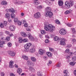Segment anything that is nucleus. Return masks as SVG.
Returning a JSON list of instances; mask_svg holds the SVG:
<instances>
[{"mask_svg":"<svg viewBox=\"0 0 76 76\" xmlns=\"http://www.w3.org/2000/svg\"><path fill=\"white\" fill-rule=\"evenodd\" d=\"M53 15V13L51 12L47 11L46 12L45 14V16L46 17H49V18H51Z\"/></svg>","mask_w":76,"mask_h":76,"instance_id":"3","label":"nucleus"},{"mask_svg":"<svg viewBox=\"0 0 76 76\" xmlns=\"http://www.w3.org/2000/svg\"><path fill=\"white\" fill-rule=\"evenodd\" d=\"M15 28V26L13 25H11L9 27V29L11 31H14Z\"/></svg>","mask_w":76,"mask_h":76,"instance_id":"8","label":"nucleus"},{"mask_svg":"<svg viewBox=\"0 0 76 76\" xmlns=\"http://www.w3.org/2000/svg\"><path fill=\"white\" fill-rule=\"evenodd\" d=\"M44 29L46 31L53 32V31L55 29V27L51 24H49L48 26L45 25L44 26Z\"/></svg>","mask_w":76,"mask_h":76,"instance_id":"1","label":"nucleus"},{"mask_svg":"<svg viewBox=\"0 0 76 76\" xmlns=\"http://www.w3.org/2000/svg\"><path fill=\"white\" fill-rule=\"evenodd\" d=\"M6 41H9L10 40V37H6Z\"/></svg>","mask_w":76,"mask_h":76,"instance_id":"50","label":"nucleus"},{"mask_svg":"<svg viewBox=\"0 0 76 76\" xmlns=\"http://www.w3.org/2000/svg\"><path fill=\"white\" fill-rule=\"evenodd\" d=\"M28 38H29L30 40H31V41H34V37L32 36V35L30 37H28Z\"/></svg>","mask_w":76,"mask_h":76,"instance_id":"29","label":"nucleus"},{"mask_svg":"<svg viewBox=\"0 0 76 76\" xmlns=\"http://www.w3.org/2000/svg\"><path fill=\"white\" fill-rule=\"evenodd\" d=\"M49 50L50 51H52V52L54 51V49L51 48H49Z\"/></svg>","mask_w":76,"mask_h":76,"instance_id":"52","label":"nucleus"},{"mask_svg":"<svg viewBox=\"0 0 76 76\" xmlns=\"http://www.w3.org/2000/svg\"><path fill=\"white\" fill-rule=\"evenodd\" d=\"M70 3L71 6H73L75 3V2L71 0L70 1Z\"/></svg>","mask_w":76,"mask_h":76,"instance_id":"32","label":"nucleus"},{"mask_svg":"<svg viewBox=\"0 0 76 76\" xmlns=\"http://www.w3.org/2000/svg\"><path fill=\"white\" fill-rule=\"evenodd\" d=\"M22 57L24 60H28V57L26 56L23 55Z\"/></svg>","mask_w":76,"mask_h":76,"instance_id":"17","label":"nucleus"},{"mask_svg":"<svg viewBox=\"0 0 76 76\" xmlns=\"http://www.w3.org/2000/svg\"><path fill=\"white\" fill-rule=\"evenodd\" d=\"M14 21L15 22H18V18H14Z\"/></svg>","mask_w":76,"mask_h":76,"instance_id":"55","label":"nucleus"},{"mask_svg":"<svg viewBox=\"0 0 76 76\" xmlns=\"http://www.w3.org/2000/svg\"><path fill=\"white\" fill-rule=\"evenodd\" d=\"M31 59L32 60V61H34V62H35L36 61H37V60H36V58H35L34 57H31Z\"/></svg>","mask_w":76,"mask_h":76,"instance_id":"26","label":"nucleus"},{"mask_svg":"<svg viewBox=\"0 0 76 76\" xmlns=\"http://www.w3.org/2000/svg\"><path fill=\"white\" fill-rule=\"evenodd\" d=\"M47 54L49 57H51L52 56V53L50 52H47Z\"/></svg>","mask_w":76,"mask_h":76,"instance_id":"21","label":"nucleus"},{"mask_svg":"<svg viewBox=\"0 0 76 76\" xmlns=\"http://www.w3.org/2000/svg\"><path fill=\"white\" fill-rule=\"evenodd\" d=\"M70 58V56H69V55L67 56L66 57V59H69V58Z\"/></svg>","mask_w":76,"mask_h":76,"instance_id":"54","label":"nucleus"},{"mask_svg":"<svg viewBox=\"0 0 76 76\" xmlns=\"http://www.w3.org/2000/svg\"><path fill=\"white\" fill-rule=\"evenodd\" d=\"M67 26H69V27H71V26H72V25H71V24L70 23L67 24Z\"/></svg>","mask_w":76,"mask_h":76,"instance_id":"62","label":"nucleus"},{"mask_svg":"<svg viewBox=\"0 0 76 76\" xmlns=\"http://www.w3.org/2000/svg\"><path fill=\"white\" fill-rule=\"evenodd\" d=\"M8 21L9 22H12V20H11V19L9 18H8Z\"/></svg>","mask_w":76,"mask_h":76,"instance_id":"63","label":"nucleus"},{"mask_svg":"<svg viewBox=\"0 0 76 76\" xmlns=\"http://www.w3.org/2000/svg\"><path fill=\"white\" fill-rule=\"evenodd\" d=\"M37 8L38 9H42V7L41 5H39L37 6Z\"/></svg>","mask_w":76,"mask_h":76,"instance_id":"43","label":"nucleus"},{"mask_svg":"<svg viewBox=\"0 0 76 76\" xmlns=\"http://www.w3.org/2000/svg\"><path fill=\"white\" fill-rule=\"evenodd\" d=\"M37 75L38 76H42V74L40 72H37Z\"/></svg>","mask_w":76,"mask_h":76,"instance_id":"36","label":"nucleus"},{"mask_svg":"<svg viewBox=\"0 0 76 76\" xmlns=\"http://www.w3.org/2000/svg\"><path fill=\"white\" fill-rule=\"evenodd\" d=\"M65 6L67 9H69L70 7V4L68 1H66L65 3Z\"/></svg>","mask_w":76,"mask_h":76,"instance_id":"9","label":"nucleus"},{"mask_svg":"<svg viewBox=\"0 0 76 76\" xmlns=\"http://www.w3.org/2000/svg\"><path fill=\"white\" fill-rule=\"evenodd\" d=\"M69 13H70V11L69 10H67L64 12L65 15H67L69 14Z\"/></svg>","mask_w":76,"mask_h":76,"instance_id":"28","label":"nucleus"},{"mask_svg":"<svg viewBox=\"0 0 76 76\" xmlns=\"http://www.w3.org/2000/svg\"><path fill=\"white\" fill-rule=\"evenodd\" d=\"M18 41L19 43H22V42H23V39L21 37H19L18 39Z\"/></svg>","mask_w":76,"mask_h":76,"instance_id":"20","label":"nucleus"},{"mask_svg":"<svg viewBox=\"0 0 76 76\" xmlns=\"http://www.w3.org/2000/svg\"><path fill=\"white\" fill-rule=\"evenodd\" d=\"M59 33L61 35H66V34L67 31H66V29L62 28L60 30Z\"/></svg>","mask_w":76,"mask_h":76,"instance_id":"4","label":"nucleus"},{"mask_svg":"<svg viewBox=\"0 0 76 76\" xmlns=\"http://www.w3.org/2000/svg\"><path fill=\"white\" fill-rule=\"evenodd\" d=\"M17 72L18 73H19V74H20V73H22V69L20 68H19L17 70Z\"/></svg>","mask_w":76,"mask_h":76,"instance_id":"23","label":"nucleus"},{"mask_svg":"<svg viewBox=\"0 0 76 76\" xmlns=\"http://www.w3.org/2000/svg\"><path fill=\"white\" fill-rule=\"evenodd\" d=\"M10 76H15V75L14 74H13V73H11L10 74Z\"/></svg>","mask_w":76,"mask_h":76,"instance_id":"57","label":"nucleus"},{"mask_svg":"<svg viewBox=\"0 0 76 76\" xmlns=\"http://www.w3.org/2000/svg\"><path fill=\"white\" fill-rule=\"evenodd\" d=\"M21 23L24 24V26L25 27H26L28 26V24L26 23V22L25 20H22Z\"/></svg>","mask_w":76,"mask_h":76,"instance_id":"10","label":"nucleus"},{"mask_svg":"<svg viewBox=\"0 0 76 76\" xmlns=\"http://www.w3.org/2000/svg\"><path fill=\"white\" fill-rule=\"evenodd\" d=\"M8 46L9 47H12V43L9 42L7 44Z\"/></svg>","mask_w":76,"mask_h":76,"instance_id":"46","label":"nucleus"},{"mask_svg":"<svg viewBox=\"0 0 76 76\" xmlns=\"http://www.w3.org/2000/svg\"><path fill=\"white\" fill-rule=\"evenodd\" d=\"M5 34L7 35H9V34H10V33H9V32L8 31H6L5 32Z\"/></svg>","mask_w":76,"mask_h":76,"instance_id":"60","label":"nucleus"},{"mask_svg":"<svg viewBox=\"0 0 76 76\" xmlns=\"http://www.w3.org/2000/svg\"><path fill=\"white\" fill-rule=\"evenodd\" d=\"M21 23H22V21L21 22H20L19 21H18L17 22V24L19 26H20V25H21Z\"/></svg>","mask_w":76,"mask_h":76,"instance_id":"44","label":"nucleus"},{"mask_svg":"<svg viewBox=\"0 0 76 76\" xmlns=\"http://www.w3.org/2000/svg\"><path fill=\"white\" fill-rule=\"evenodd\" d=\"M11 18H12L13 19V18H14L15 17V14L13 13L11 14Z\"/></svg>","mask_w":76,"mask_h":76,"instance_id":"38","label":"nucleus"},{"mask_svg":"<svg viewBox=\"0 0 76 76\" xmlns=\"http://www.w3.org/2000/svg\"><path fill=\"white\" fill-rule=\"evenodd\" d=\"M72 32L73 34H75L76 33V31H75V28H72Z\"/></svg>","mask_w":76,"mask_h":76,"instance_id":"42","label":"nucleus"},{"mask_svg":"<svg viewBox=\"0 0 76 76\" xmlns=\"http://www.w3.org/2000/svg\"><path fill=\"white\" fill-rule=\"evenodd\" d=\"M64 73L65 74L67 75V73H68V71H67V70H65L64 71Z\"/></svg>","mask_w":76,"mask_h":76,"instance_id":"48","label":"nucleus"},{"mask_svg":"<svg viewBox=\"0 0 76 76\" xmlns=\"http://www.w3.org/2000/svg\"><path fill=\"white\" fill-rule=\"evenodd\" d=\"M33 3L35 6H38L39 4V1L38 0H34Z\"/></svg>","mask_w":76,"mask_h":76,"instance_id":"12","label":"nucleus"},{"mask_svg":"<svg viewBox=\"0 0 76 76\" xmlns=\"http://www.w3.org/2000/svg\"><path fill=\"white\" fill-rule=\"evenodd\" d=\"M65 40V39L64 38L59 39V42H61V41L64 42Z\"/></svg>","mask_w":76,"mask_h":76,"instance_id":"47","label":"nucleus"},{"mask_svg":"<svg viewBox=\"0 0 76 76\" xmlns=\"http://www.w3.org/2000/svg\"><path fill=\"white\" fill-rule=\"evenodd\" d=\"M55 23H57V24H58L59 25H60V22L59 20H55Z\"/></svg>","mask_w":76,"mask_h":76,"instance_id":"39","label":"nucleus"},{"mask_svg":"<svg viewBox=\"0 0 76 76\" xmlns=\"http://www.w3.org/2000/svg\"><path fill=\"white\" fill-rule=\"evenodd\" d=\"M70 64L71 66H75V65L76 64V62L75 61L71 62L70 63Z\"/></svg>","mask_w":76,"mask_h":76,"instance_id":"31","label":"nucleus"},{"mask_svg":"<svg viewBox=\"0 0 76 76\" xmlns=\"http://www.w3.org/2000/svg\"><path fill=\"white\" fill-rule=\"evenodd\" d=\"M26 30L27 31H31V26H28L26 28Z\"/></svg>","mask_w":76,"mask_h":76,"instance_id":"37","label":"nucleus"},{"mask_svg":"<svg viewBox=\"0 0 76 76\" xmlns=\"http://www.w3.org/2000/svg\"><path fill=\"white\" fill-rule=\"evenodd\" d=\"M26 36L28 37V38H29L30 37H31V34L29 32H27L26 33Z\"/></svg>","mask_w":76,"mask_h":76,"instance_id":"30","label":"nucleus"},{"mask_svg":"<svg viewBox=\"0 0 76 76\" xmlns=\"http://www.w3.org/2000/svg\"><path fill=\"white\" fill-rule=\"evenodd\" d=\"M21 35L23 37H26V33L23 32H21L20 33Z\"/></svg>","mask_w":76,"mask_h":76,"instance_id":"16","label":"nucleus"},{"mask_svg":"<svg viewBox=\"0 0 76 76\" xmlns=\"http://www.w3.org/2000/svg\"><path fill=\"white\" fill-rule=\"evenodd\" d=\"M45 53V51L42 49H40L39 51V53L40 55H43Z\"/></svg>","mask_w":76,"mask_h":76,"instance_id":"11","label":"nucleus"},{"mask_svg":"<svg viewBox=\"0 0 76 76\" xmlns=\"http://www.w3.org/2000/svg\"><path fill=\"white\" fill-rule=\"evenodd\" d=\"M54 41H57V42H59L60 39L58 38V36H55L53 39Z\"/></svg>","mask_w":76,"mask_h":76,"instance_id":"14","label":"nucleus"},{"mask_svg":"<svg viewBox=\"0 0 76 76\" xmlns=\"http://www.w3.org/2000/svg\"><path fill=\"white\" fill-rule=\"evenodd\" d=\"M72 61H76V56H74L72 58Z\"/></svg>","mask_w":76,"mask_h":76,"instance_id":"45","label":"nucleus"},{"mask_svg":"<svg viewBox=\"0 0 76 76\" xmlns=\"http://www.w3.org/2000/svg\"><path fill=\"white\" fill-rule=\"evenodd\" d=\"M41 13L39 12H37L34 15V17L36 19H38L41 17Z\"/></svg>","mask_w":76,"mask_h":76,"instance_id":"5","label":"nucleus"},{"mask_svg":"<svg viewBox=\"0 0 76 76\" xmlns=\"http://www.w3.org/2000/svg\"><path fill=\"white\" fill-rule=\"evenodd\" d=\"M74 74L76 76V70H75L74 71Z\"/></svg>","mask_w":76,"mask_h":76,"instance_id":"64","label":"nucleus"},{"mask_svg":"<svg viewBox=\"0 0 76 76\" xmlns=\"http://www.w3.org/2000/svg\"><path fill=\"white\" fill-rule=\"evenodd\" d=\"M1 76H4V73L3 72H1Z\"/></svg>","mask_w":76,"mask_h":76,"instance_id":"56","label":"nucleus"},{"mask_svg":"<svg viewBox=\"0 0 76 76\" xmlns=\"http://www.w3.org/2000/svg\"><path fill=\"white\" fill-rule=\"evenodd\" d=\"M72 47V45L70 44V45H68L67 46V47H68V48H70V47Z\"/></svg>","mask_w":76,"mask_h":76,"instance_id":"61","label":"nucleus"},{"mask_svg":"<svg viewBox=\"0 0 76 76\" xmlns=\"http://www.w3.org/2000/svg\"><path fill=\"white\" fill-rule=\"evenodd\" d=\"M58 4L59 6H62V5H63V1H58Z\"/></svg>","mask_w":76,"mask_h":76,"instance_id":"19","label":"nucleus"},{"mask_svg":"<svg viewBox=\"0 0 76 76\" xmlns=\"http://www.w3.org/2000/svg\"><path fill=\"white\" fill-rule=\"evenodd\" d=\"M3 25L4 26H6L7 25V22L6 21H4L3 22Z\"/></svg>","mask_w":76,"mask_h":76,"instance_id":"40","label":"nucleus"},{"mask_svg":"<svg viewBox=\"0 0 76 76\" xmlns=\"http://www.w3.org/2000/svg\"><path fill=\"white\" fill-rule=\"evenodd\" d=\"M1 4L2 5L5 6L6 5H7L8 4V3L6 1H3L1 2Z\"/></svg>","mask_w":76,"mask_h":76,"instance_id":"15","label":"nucleus"},{"mask_svg":"<svg viewBox=\"0 0 76 76\" xmlns=\"http://www.w3.org/2000/svg\"><path fill=\"white\" fill-rule=\"evenodd\" d=\"M31 63H32V62H30V61H27V64H28L29 65H31Z\"/></svg>","mask_w":76,"mask_h":76,"instance_id":"53","label":"nucleus"},{"mask_svg":"<svg viewBox=\"0 0 76 76\" xmlns=\"http://www.w3.org/2000/svg\"><path fill=\"white\" fill-rule=\"evenodd\" d=\"M32 45V44L31 43H28L26 44L24 46V51L26 52H28L29 50V47Z\"/></svg>","mask_w":76,"mask_h":76,"instance_id":"2","label":"nucleus"},{"mask_svg":"<svg viewBox=\"0 0 76 76\" xmlns=\"http://www.w3.org/2000/svg\"><path fill=\"white\" fill-rule=\"evenodd\" d=\"M61 63H59V64H58L57 66L58 67H60V66H61Z\"/></svg>","mask_w":76,"mask_h":76,"instance_id":"58","label":"nucleus"},{"mask_svg":"<svg viewBox=\"0 0 76 76\" xmlns=\"http://www.w3.org/2000/svg\"><path fill=\"white\" fill-rule=\"evenodd\" d=\"M60 44L61 45H66V43L62 41H61V42H60Z\"/></svg>","mask_w":76,"mask_h":76,"instance_id":"25","label":"nucleus"},{"mask_svg":"<svg viewBox=\"0 0 76 76\" xmlns=\"http://www.w3.org/2000/svg\"><path fill=\"white\" fill-rule=\"evenodd\" d=\"M72 41L74 43H76V39H72Z\"/></svg>","mask_w":76,"mask_h":76,"instance_id":"51","label":"nucleus"},{"mask_svg":"<svg viewBox=\"0 0 76 76\" xmlns=\"http://www.w3.org/2000/svg\"><path fill=\"white\" fill-rule=\"evenodd\" d=\"M70 52V50L69 49H67L65 51V53H69Z\"/></svg>","mask_w":76,"mask_h":76,"instance_id":"41","label":"nucleus"},{"mask_svg":"<svg viewBox=\"0 0 76 76\" xmlns=\"http://www.w3.org/2000/svg\"><path fill=\"white\" fill-rule=\"evenodd\" d=\"M29 70L31 72H35V69L33 67H30L29 68Z\"/></svg>","mask_w":76,"mask_h":76,"instance_id":"18","label":"nucleus"},{"mask_svg":"<svg viewBox=\"0 0 76 76\" xmlns=\"http://www.w3.org/2000/svg\"><path fill=\"white\" fill-rule=\"evenodd\" d=\"M5 17L7 19H9L10 17V15L9 13H6L5 15Z\"/></svg>","mask_w":76,"mask_h":76,"instance_id":"13","label":"nucleus"},{"mask_svg":"<svg viewBox=\"0 0 76 76\" xmlns=\"http://www.w3.org/2000/svg\"><path fill=\"white\" fill-rule=\"evenodd\" d=\"M40 32L42 34H45L46 33V31L43 30H41Z\"/></svg>","mask_w":76,"mask_h":76,"instance_id":"34","label":"nucleus"},{"mask_svg":"<svg viewBox=\"0 0 76 76\" xmlns=\"http://www.w3.org/2000/svg\"><path fill=\"white\" fill-rule=\"evenodd\" d=\"M20 3H21V1H18L16 2V4H20Z\"/></svg>","mask_w":76,"mask_h":76,"instance_id":"59","label":"nucleus"},{"mask_svg":"<svg viewBox=\"0 0 76 76\" xmlns=\"http://www.w3.org/2000/svg\"><path fill=\"white\" fill-rule=\"evenodd\" d=\"M35 51V50L34 48H31L30 50V53H34Z\"/></svg>","mask_w":76,"mask_h":76,"instance_id":"22","label":"nucleus"},{"mask_svg":"<svg viewBox=\"0 0 76 76\" xmlns=\"http://www.w3.org/2000/svg\"><path fill=\"white\" fill-rule=\"evenodd\" d=\"M45 10L48 12H50L51 10V8L50 7H47L46 8H45Z\"/></svg>","mask_w":76,"mask_h":76,"instance_id":"24","label":"nucleus"},{"mask_svg":"<svg viewBox=\"0 0 76 76\" xmlns=\"http://www.w3.org/2000/svg\"><path fill=\"white\" fill-rule=\"evenodd\" d=\"M9 11L10 13H14L15 12V10L13 8L10 9Z\"/></svg>","mask_w":76,"mask_h":76,"instance_id":"27","label":"nucleus"},{"mask_svg":"<svg viewBox=\"0 0 76 76\" xmlns=\"http://www.w3.org/2000/svg\"><path fill=\"white\" fill-rule=\"evenodd\" d=\"M4 43H5V42L1 41V43H0V47H3V44H4Z\"/></svg>","mask_w":76,"mask_h":76,"instance_id":"35","label":"nucleus"},{"mask_svg":"<svg viewBox=\"0 0 76 76\" xmlns=\"http://www.w3.org/2000/svg\"><path fill=\"white\" fill-rule=\"evenodd\" d=\"M28 41H29V40L27 38L24 39H23V42H28Z\"/></svg>","mask_w":76,"mask_h":76,"instance_id":"33","label":"nucleus"},{"mask_svg":"<svg viewBox=\"0 0 76 76\" xmlns=\"http://www.w3.org/2000/svg\"><path fill=\"white\" fill-rule=\"evenodd\" d=\"M9 54L11 56H12V57H13L15 56V54H16V53L13 52V51H10L9 52Z\"/></svg>","mask_w":76,"mask_h":76,"instance_id":"7","label":"nucleus"},{"mask_svg":"<svg viewBox=\"0 0 76 76\" xmlns=\"http://www.w3.org/2000/svg\"><path fill=\"white\" fill-rule=\"evenodd\" d=\"M4 25L3 24V23H0V27H1V28H3V27H4Z\"/></svg>","mask_w":76,"mask_h":76,"instance_id":"49","label":"nucleus"},{"mask_svg":"<svg viewBox=\"0 0 76 76\" xmlns=\"http://www.w3.org/2000/svg\"><path fill=\"white\" fill-rule=\"evenodd\" d=\"M14 64V62L13 61H10L9 63V67L10 68H13L14 67L13 66V64Z\"/></svg>","mask_w":76,"mask_h":76,"instance_id":"6","label":"nucleus"}]
</instances>
